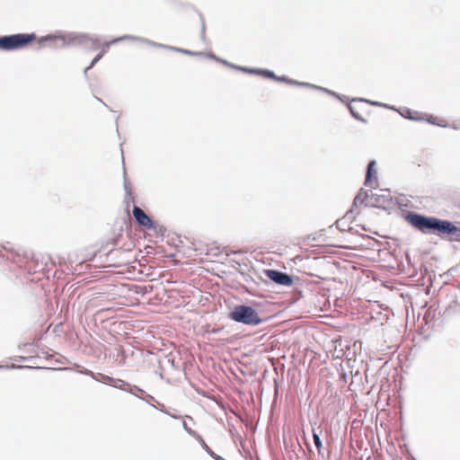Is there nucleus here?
Segmentation results:
<instances>
[{
    "label": "nucleus",
    "mask_w": 460,
    "mask_h": 460,
    "mask_svg": "<svg viewBox=\"0 0 460 460\" xmlns=\"http://www.w3.org/2000/svg\"><path fill=\"white\" fill-rule=\"evenodd\" d=\"M239 69L243 70V71H245V72L252 73V74H261V75H263L266 77L278 79L275 76L274 73L272 71H270V70L247 69V68H243V67H239Z\"/></svg>",
    "instance_id": "nucleus-8"
},
{
    "label": "nucleus",
    "mask_w": 460,
    "mask_h": 460,
    "mask_svg": "<svg viewBox=\"0 0 460 460\" xmlns=\"http://www.w3.org/2000/svg\"><path fill=\"white\" fill-rule=\"evenodd\" d=\"M202 444H203V446L205 447V448H206V450L208 451V454H209L213 458H215V459H217V460H222V459H221V457H220L219 456L216 455L214 452H212V451H211V450L207 447V445H206L204 442H202Z\"/></svg>",
    "instance_id": "nucleus-10"
},
{
    "label": "nucleus",
    "mask_w": 460,
    "mask_h": 460,
    "mask_svg": "<svg viewBox=\"0 0 460 460\" xmlns=\"http://www.w3.org/2000/svg\"><path fill=\"white\" fill-rule=\"evenodd\" d=\"M376 161H373L369 163L367 172V178H366V183L371 184L373 180H376Z\"/></svg>",
    "instance_id": "nucleus-7"
},
{
    "label": "nucleus",
    "mask_w": 460,
    "mask_h": 460,
    "mask_svg": "<svg viewBox=\"0 0 460 460\" xmlns=\"http://www.w3.org/2000/svg\"><path fill=\"white\" fill-rule=\"evenodd\" d=\"M265 274L271 281L279 285L291 286L293 283L291 277L287 273H283L275 270H267Z\"/></svg>",
    "instance_id": "nucleus-4"
},
{
    "label": "nucleus",
    "mask_w": 460,
    "mask_h": 460,
    "mask_svg": "<svg viewBox=\"0 0 460 460\" xmlns=\"http://www.w3.org/2000/svg\"><path fill=\"white\" fill-rule=\"evenodd\" d=\"M289 84H303V85H307V84H303V83H297V82H295V81H288Z\"/></svg>",
    "instance_id": "nucleus-14"
},
{
    "label": "nucleus",
    "mask_w": 460,
    "mask_h": 460,
    "mask_svg": "<svg viewBox=\"0 0 460 460\" xmlns=\"http://www.w3.org/2000/svg\"><path fill=\"white\" fill-rule=\"evenodd\" d=\"M53 38H55V37H54V36L49 35V36H47V37L45 38V40H49V39H53Z\"/></svg>",
    "instance_id": "nucleus-16"
},
{
    "label": "nucleus",
    "mask_w": 460,
    "mask_h": 460,
    "mask_svg": "<svg viewBox=\"0 0 460 460\" xmlns=\"http://www.w3.org/2000/svg\"><path fill=\"white\" fill-rule=\"evenodd\" d=\"M349 109H350L351 113L353 114V116H354L355 118H357V119H360V118H359V117L355 113V111H354V110H353V107H350Z\"/></svg>",
    "instance_id": "nucleus-15"
},
{
    "label": "nucleus",
    "mask_w": 460,
    "mask_h": 460,
    "mask_svg": "<svg viewBox=\"0 0 460 460\" xmlns=\"http://www.w3.org/2000/svg\"><path fill=\"white\" fill-rule=\"evenodd\" d=\"M182 425H183V428L186 429V431H188L190 434L193 433L192 430L187 427L185 421H183Z\"/></svg>",
    "instance_id": "nucleus-13"
},
{
    "label": "nucleus",
    "mask_w": 460,
    "mask_h": 460,
    "mask_svg": "<svg viewBox=\"0 0 460 460\" xmlns=\"http://www.w3.org/2000/svg\"><path fill=\"white\" fill-rule=\"evenodd\" d=\"M34 38L33 34H15L0 38V49L11 50L24 46Z\"/></svg>",
    "instance_id": "nucleus-3"
},
{
    "label": "nucleus",
    "mask_w": 460,
    "mask_h": 460,
    "mask_svg": "<svg viewBox=\"0 0 460 460\" xmlns=\"http://www.w3.org/2000/svg\"><path fill=\"white\" fill-rule=\"evenodd\" d=\"M104 55V50H102V52L97 55L93 59V61L91 62L90 66H87L85 69H84V73L87 72L88 69L92 68L95 63H97L102 58V56Z\"/></svg>",
    "instance_id": "nucleus-9"
},
{
    "label": "nucleus",
    "mask_w": 460,
    "mask_h": 460,
    "mask_svg": "<svg viewBox=\"0 0 460 460\" xmlns=\"http://www.w3.org/2000/svg\"><path fill=\"white\" fill-rule=\"evenodd\" d=\"M172 49L177 50L179 52H182V53L188 54V55H196V53L191 52L190 50H186V49H176V48H173Z\"/></svg>",
    "instance_id": "nucleus-11"
},
{
    "label": "nucleus",
    "mask_w": 460,
    "mask_h": 460,
    "mask_svg": "<svg viewBox=\"0 0 460 460\" xmlns=\"http://www.w3.org/2000/svg\"><path fill=\"white\" fill-rule=\"evenodd\" d=\"M317 443H318V447H320V445H321V442H320V439H319V438H318V440H317Z\"/></svg>",
    "instance_id": "nucleus-17"
},
{
    "label": "nucleus",
    "mask_w": 460,
    "mask_h": 460,
    "mask_svg": "<svg viewBox=\"0 0 460 460\" xmlns=\"http://www.w3.org/2000/svg\"><path fill=\"white\" fill-rule=\"evenodd\" d=\"M132 214L139 225L148 228L153 227L152 220L140 208L134 206Z\"/></svg>",
    "instance_id": "nucleus-5"
},
{
    "label": "nucleus",
    "mask_w": 460,
    "mask_h": 460,
    "mask_svg": "<svg viewBox=\"0 0 460 460\" xmlns=\"http://www.w3.org/2000/svg\"><path fill=\"white\" fill-rule=\"evenodd\" d=\"M312 438L314 445L316 446V430L314 428H312Z\"/></svg>",
    "instance_id": "nucleus-12"
},
{
    "label": "nucleus",
    "mask_w": 460,
    "mask_h": 460,
    "mask_svg": "<svg viewBox=\"0 0 460 460\" xmlns=\"http://www.w3.org/2000/svg\"><path fill=\"white\" fill-rule=\"evenodd\" d=\"M408 221L422 233L438 231L440 234H453L460 231L451 222L436 217H428L419 214H410Z\"/></svg>",
    "instance_id": "nucleus-1"
},
{
    "label": "nucleus",
    "mask_w": 460,
    "mask_h": 460,
    "mask_svg": "<svg viewBox=\"0 0 460 460\" xmlns=\"http://www.w3.org/2000/svg\"><path fill=\"white\" fill-rule=\"evenodd\" d=\"M229 317L236 323H241L246 325H258L262 322V319L255 309L243 305L235 306L230 312Z\"/></svg>",
    "instance_id": "nucleus-2"
},
{
    "label": "nucleus",
    "mask_w": 460,
    "mask_h": 460,
    "mask_svg": "<svg viewBox=\"0 0 460 460\" xmlns=\"http://www.w3.org/2000/svg\"><path fill=\"white\" fill-rule=\"evenodd\" d=\"M138 40V41H142V42H146L149 45H152V46H158V47H163L162 45H156L155 44L154 42H151L147 40H143V39H140V38H137V37H135V36H122V37H119V38H116L111 41H107L103 44L102 46V50H104V53L106 52L107 49L114 44V43H117V42H119V41H122V40Z\"/></svg>",
    "instance_id": "nucleus-6"
}]
</instances>
